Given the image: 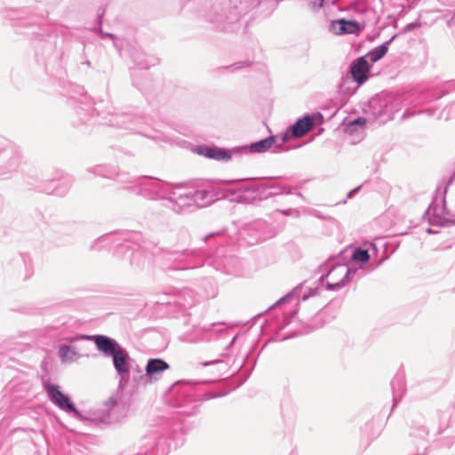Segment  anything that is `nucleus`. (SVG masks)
<instances>
[{
  "instance_id": "nucleus-1",
  "label": "nucleus",
  "mask_w": 455,
  "mask_h": 455,
  "mask_svg": "<svg viewBox=\"0 0 455 455\" xmlns=\"http://www.w3.org/2000/svg\"><path fill=\"white\" fill-rule=\"evenodd\" d=\"M80 124H106L124 129L132 133L149 137L147 133V117L138 111H117L103 101L94 103L87 95H82L75 107Z\"/></svg>"
},
{
  "instance_id": "nucleus-2",
  "label": "nucleus",
  "mask_w": 455,
  "mask_h": 455,
  "mask_svg": "<svg viewBox=\"0 0 455 455\" xmlns=\"http://www.w3.org/2000/svg\"><path fill=\"white\" fill-rule=\"evenodd\" d=\"M344 253L345 251H341L339 255L329 258L319 267V271L322 272V275L317 280V286L308 288L307 291H304V283H300L278 299L269 309L288 303H295L296 306H299L300 301H305L309 297L318 294L320 286H324L327 291H338L348 284L354 275L362 277L363 274L360 272L362 267L351 269L344 261Z\"/></svg>"
},
{
  "instance_id": "nucleus-3",
  "label": "nucleus",
  "mask_w": 455,
  "mask_h": 455,
  "mask_svg": "<svg viewBox=\"0 0 455 455\" xmlns=\"http://www.w3.org/2000/svg\"><path fill=\"white\" fill-rule=\"evenodd\" d=\"M117 248V253L123 249L132 251L130 253V266L134 270H141L147 263L146 251H152L157 244L144 238L139 231L121 230L100 236L90 246L91 250L105 246Z\"/></svg>"
},
{
  "instance_id": "nucleus-4",
  "label": "nucleus",
  "mask_w": 455,
  "mask_h": 455,
  "mask_svg": "<svg viewBox=\"0 0 455 455\" xmlns=\"http://www.w3.org/2000/svg\"><path fill=\"white\" fill-rule=\"evenodd\" d=\"M190 235L186 230L176 234V242L170 247H159L160 267L165 271L192 269L203 266L201 252L196 249L180 248L189 244Z\"/></svg>"
},
{
  "instance_id": "nucleus-5",
  "label": "nucleus",
  "mask_w": 455,
  "mask_h": 455,
  "mask_svg": "<svg viewBox=\"0 0 455 455\" xmlns=\"http://www.w3.org/2000/svg\"><path fill=\"white\" fill-rule=\"evenodd\" d=\"M65 339L70 343L84 339L93 341L98 351L102 353L106 357H111L116 377L118 379V387H124L127 384L128 374L133 367V364L131 363L132 359L128 351L115 339L101 334H78L66 338Z\"/></svg>"
},
{
  "instance_id": "nucleus-6",
  "label": "nucleus",
  "mask_w": 455,
  "mask_h": 455,
  "mask_svg": "<svg viewBox=\"0 0 455 455\" xmlns=\"http://www.w3.org/2000/svg\"><path fill=\"white\" fill-rule=\"evenodd\" d=\"M248 7L243 3L235 4L232 0H208L202 10L203 19L220 32H235L240 28L242 16Z\"/></svg>"
},
{
  "instance_id": "nucleus-7",
  "label": "nucleus",
  "mask_w": 455,
  "mask_h": 455,
  "mask_svg": "<svg viewBox=\"0 0 455 455\" xmlns=\"http://www.w3.org/2000/svg\"><path fill=\"white\" fill-rule=\"evenodd\" d=\"M307 6L315 13H322L326 19L336 17L339 12L353 11L358 14L375 16L372 9L368 8L365 4L354 2L347 6L339 5L338 0H305Z\"/></svg>"
},
{
  "instance_id": "nucleus-8",
  "label": "nucleus",
  "mask_w": 455,
  "mask_h": 455,
  "mask_svg": "<svg viewBox=\"0 0 455 455\" xmlns=\"http://www.w3.org/2000/svg\"><path fill=\"white\" fill-rule=\"evenodd\" d=\"M364 114L370 122H379L384 124L391 120L396 112V108L392 102V98L387 95H375L363 108Z\"/></svg>"
},
{
  "instance_id": "nucleus-9",
  "label": "nucleus",
  "mask_w": 455,
  "mask_h": 455,
  "mask_svg": "<svg viewBox=\"0 0 455 455\" xmlns=\"http://www.w3.org/2000/svg\"><path fill=\"white\" fill-rule=\"evenodd\" d=\"M169 186V183L156 178L140 176L137 177L133 194L150 201H165Z\"/></svg>"
},
{
  "instance_id": "nucleus-10",
  "label": "nucleus",
  "mask_w": 455,
  "mask_h": 455,
  "mask_svg": "<svg viewBox=\"0 0 455 455\" xmlns=\"http://www.w3.org/2000/svg\"><path fill=\"white\" fill-rule=\"evenodd\" d=\"M448 183L446 184L443 196L438 202L435 198L425 212L424 217L427 219L430 225L444 227L455 225V207L448 208L446 205L445 196L447 193Z\"/></svg>"
},
{
  "instance_id": "nucleus-11",
  "label": "nucleus",
  "mask_w": 455,
  "mask_h": 455,
  "mask_svg": "<svg viewBox=\"0 0 455 455\" xmlns=\"http://www.w3.org/2000/svg\"><path fill=\"white\" fill-rule=\"evenodd\" d=\"M43 388L47 394L48 399L60 410L68 414H73L76 419H83L82 413L76 409L70 398L60 391L58 385L44 381Z\"/></svg>"
},
{
  "instance_id": "nucleus-12",
  "label": "nucleus",
  "mask_w": 455,
  "mask_h": 455,
  "mask_svg": "<svg viewBox=\"0 0 455 455\" xmlns=\"http://www.w3.org/2000/svg\"><path fill=\"white\" fill-rule=\"evenodd\" d=\"M165 201L167 206L176 212L195 206L192 190H184L180 185L170 184Z\"/></svg>"
},
{
  "instance_id": "nucleus-13",
  "label": "nucleus",
  "mask_w": 455,
  "mask_h": 455,
  "mask_svg": "<svg viewBox=\"0 0 455 455\" xmlns=\"http://www.w3.org/2000/svg\"><path fill=\"white\" fill-rule=\"evenodd\" d=\"M331 20V24L329 26V30L335 35H352L358 34L360 31L365 28L370 19L358 20H347L345 19H337Z\"/></svg>"
},
{
  "instance_id": "nucleus-14",
  "label": "nucleus",
  "mask_w": 455,
  "mask_h": 455,
  "mask_svg": "<svg viewBox=\"0 0 455 455\" xmlns=\"http://www.w3.org/2000/svg\"><path fill=\"white\" fill-rule=\"evenodd\" d=\"M194 204L197 207H206L217 200L226 196L224 190L214 186H209L204 189L192 190Z\"/></svg>"
},
{
  "instance_id": "nucleus-15",
  "label": "nucleus",
  "mask_w": 455,
  "mask_h": 455,
  "mask_svg": "<svg viewBox=\"0 0 455 455\" xmlns=\"http://www.w3.org/2000/svg\"><path fill=\"white\" fill-rule=\"evenodd\" d=\"M249 196H251L253 201H260L267 199L272 196L267 187V184H260L251 188H240L238 189L237 195L235 197L231 198V200H235L237 202H245L248 200Z\"/></svg>"
},
{
  "instance_id": "nucleus-16",
  "label": "nucleus",
  "mask_w": 455,
  "mask_h": 455,
  "mask_svg": "<svg viewBox=\"0 0 455 455\" xmlns=\"http://www.w3.org/2000/svg\"><path fill=\"white\" fill-rule=\"evenodd\" d=\"M277 141V135H271L267 138L252 142L250 145H243L233 148V151L237 155H243L248 153L260 154L267 152L272 147L275 148V143Z\"/></svg>"
},
{
  "instance_id": "nucleus-17",
  "label": "nucleus",
  "mask_w": 455,
  "mask_h": 455,
  "mask_svg": "<svg viewBox=\"0 0 455 455\" xmlns=\"http://www.w3.org/2000/svg\"><path fill=\"white\" fill-rule=\"evenodd\" d=\"M370 71L371 65L366 56H361L351 62L346 74L353 77L358 84H363L369 79Z\"/></svg>"
},
{
  "instance_id": "nucleus-18",
  "label": "nucleus",
  "mask_w": 455,
  "mask_h": 455,
  "mask_svg": "<svg viewBox=\"0 0 455 455\" xmlns=\"http://www.w3.org/2000/svg\"><path fill=\"white\" fill-rule=\"evenodd\" d=\"M195 152L200 156H205L206 158L223 162H228L233 156L237 155V153L233 151V148L226 149L215 146L210 147L207 145L197 146L195 148Z\"/></svg>"
},
{
  "instance_id": "nucleus-19",
  "label": "nucleus",
  "mask_w": 455,
  "mask_h": 455,
  "mask_svg": "<svg viewBox=\"0 0 455 455\" xmlns=\"http://www.w3.org/2000/svg\"><path fill=\"white\" fill-rule=\"evenodd\" d=\"M148 384H150V380L147 377V373L143 372V370L140 365L134 364L128 374L127 384L124 387H118V389L125 390L129 387H132V389H138L142 387H144Z\"/></svg>"
},
{
  "instance_id": "nucleus-20",
  "label": "nucleus",
  "mask_w": 455,
  "mask_h": 455,
  "mask_svg": "<svg viewBox=\"0 0 455 455\" xmlns=\"http://www.w3.org/2000/svg\"><path fill=\"white\" fill-rule=\"evenodd\" d=\"M20 164V158L10 150L0 151V178L4 179L7 175L15 172Z\"/></svg>"
},
{
  "instance_id": "nucleus-21",
  "label": "nucleus",
  "mask_w": 455,
  "mask_h": 455,
  "mask_svg": "<svg viewBox=\"0 0 455 455\" xmlns=\"http://www.w3.org/2000/svg\"><path fill=\"white\" fill-rule=\"evenodd\" d=\"M165 442V438L159 436L156 433L147 435L143 438L146 449L141 453H144V455H164V445Z\"/></svg>"
},
{
  "instance_id": "nucleus-22",
  "label": "nucleus",
  "mask_w": 455,
  "mask_h": 455,
  "mask_svg": "<svg viewBox=\"0 0 455 455\" xmlns=\"http://www.w3.org/2000/svg\"><path fill=\"white\" fill-rule=\"evenodd\" d=\"M170 365L162 358H150L146 365L145 371L150 383L159 380L164 371L168 370Z\"/></svg>"
},
{
  "instance_id": "nucleus-23",
  "label": "nucleus",
  "mask_w": 455,
  "mask_h": 455,
  "mask_svg": "<svg viewBox=\"0 0 455 455\" xmlns=\"http://www.w3.org/2000/svg\"><path fill=\"white\" fill-rule=\"evenodd\" d=\"M71 188V180L68 177H62L59 180H49L44 187L43 191L46 194H52L57 196H64Z\"/></svg>"
},
{
  "instance_id": "nucleus-24",
  "label": "nucleus",
  "mask_w": 455,
  "mask_h": 455,
  "mask_svg": "<svg viewBox=\"0 0 455 455\" xmlns=\"http://www.w3.org/2000/svg\"><path fill=\"white\" fill-rule=\"evenodd\" d=\"M314 128V119L311 116L306 115L299 118L291 127L292 138H300Z\"/></svg>"
},
{
  "instance_id": "nucleus-25",
  "label": "nucleus",
  "mask_w": 455,
  "mask_h": 455,
  "mask_svg": "<svg viewBox=\"0 0 455 455\" xmlns=\"http://www.w3.org/2000/svg\"><path fill=\"white\" fill-rule=\"evenodd\" d=\"M131 58L135 66L141 69H148V68L157 64L158 60L155 57H147L146 54L140 50H133L131 52Z\"/></svg>"
},
{
  "instance_id": "nucleus-26",
  "label": "nucleus",
  "mask_w": 455,
  "mask_h": 455,
  "mask_svg": "<svg viewBox=\"0 0 455 455\" xmlns=\"http://www.w3.org/2000/svg\"><path fill=\"white\" fill-rule=\"evenodd\" d=\"M362 84H358L353 77L345 74L339 84V93L345 98L353 95Z\"/></svg>"
},
{
  "instance_id": "nucleus-27",
  "label": "nucleus",
  "mask_w": 455,
  "mask_h": 455,
  "mask_svg": "<svg viewBox=\"0 0 455 455\" xmlns=\"http://www.w3.org/2000/svg\"><path fill=\"white\" fill-rule=\"evenodd\" d=\"M180 386L181 387V389L180 391V395L185 396L186 401H184V404L182 403H179L178 407L185 408V403H187V401L188 402H195V400L191 398V395L194 391V387L190 385L183 384L182 382H177L175 384L176 387H179ZM196 410H197V405L195 404L192 406L191 410L183 409L181 411V413L187 414V415H192V414L196 413Z\"/></svg>"
},
{
  "instance_id": "nucleus-28",
  "label": "nucleus",
  "mask_w": 455,
  "mask_h": 455,
  "mask_svg": "<svg viewBox=\"0 0 455 455\" xmlns=\"http://www.w3.org/2000/svg\"><path fill=\"white\" fill-rule=\"evenodd\" d=\"M391 387L393 392V406H395L406 393V385L403 376H395L391 382Z\"/></svg>"
},
{
  "instance_id": "nucleus-29",
  "label": "nucleus",
  "mask_w": 455,
  "mask_h": 455,
  "mask_svg": "<svg viewBox=\"0 0 455 455\" xmlns=\"http://www.w3.org/2000/svg\"><path fill=\"white\" fill-rule=\"evenodd\" d=\"M397 36V34L394 35L389 40L386 41L384 44L373 48L370 52L366 53V60L369 59V60L371 63H375L381 60L387 52L388 46L395 40V38Z\"/></svg>"
},
{
  "instance_id": "nucleus-30",
  "label": "nucleus",
  "mask_w": 455,
  "mask_h": 455,
  "mask_svg": "<svg viewBox=\"0 0 455 455\" xmlns=\"http://www.w3.org/2000/svg\"><path fill=\"white\" fill-rule=\"evenodd\" d=\"M58 355L63 363H72L80 356L75 347L67 344L59 346Z\"/></svg>"
},
{
  "instance_id": "nucleus-31",
  "label": "nucleus",
  "mask_w": 455,
  "mask_h": 455,
  "mask_svg": "<svg viewBox=\"0 0 455 455\" xmlns=\"http://www.w3.org/2000/svg\"><path fill=\"white\" fill-rule=\"evenodd\" d=\"M87 172L92 173L95 176H100L106 179H114L116 174V168L110 165L99 164L93 167L88 168Z\"/></svg>"
},
{
  "instance_id": "nucleus-32",
  "label": "nucleus",
  "mask_w": 455,
  "mask_h": 455,
  "mask_svg": "<svg viewBox=\"0 0 455 455\" xmlns=\"http://www.w3.org/2000/svg\"><path fill=\"white\" fill-rule=\"evenodd\" d=\"M113 180H116L118 183L123 185V188L129 190L132 193L134 192L137 177L133 178L126 172H120L116 171Z\"/></svg>"
},
{
  "instance_id": "nucleus-33",
  "label": "nucleus",
  "mask_w": 455,
  "mask_h": 455,
  "mask_svg": "<svg viewBox=\"0 0 455 455\" xmlns=\"http://www.w3.org/2000/svg\"><path fill=\"white\" fill-rule=\"evenodd\" d=\"M350 258L353 261L363 265L370 260L371 256L367 249L357 247L353 251Z\"/></svg>"
},
{
  "instance_id": "nucleus-34",
  "label": "nucleus",
  "mask_w": 455,
  "mask_h": 455,
  "mask_svg": "<svg viewBox=\"0 0 455 455\" xmlns=\"http://www.w3.org/2000/svg\"><path fill=\"white\" fill-rule=\"evenodd\" d=\"M182 307H190L195 303L194 296L189 290H184L180 292L179 300L176 301Z\"/></svg>"
},
{
  "instance_id": "nucleus-35",
  "label": "nucleus",
  "mask_w": 455,
  "mask_h": 455,
  "mask_svg": "<svg viewBox=\"0 0 455 455\" xmlns=\"http://www.w3.org/2000/svg\"><path fill=\"white\" fill-rule=\"evenodd\" d=\"M267 187L269 188V191L271 192L272 196H277V195H282V194H287V195L293 194L294 193L293 190H295V188H293L291 187L281 186V185H276V184H267Z\"/></svg>"
},
{
  "instance_id": "nucleus-36",
  "label": "nucleus",
  "mask_w": 455,
  "mask_h": 455,
  "mask_svg": "<svg viewBox=\"0 0 455 455\" xmlns=\"http://www.w3.org/2000/svg\"><path fill=\"white\" fill-rule=\"evenodd\" d=\"M234 261H235V259H234L232 257L225 258L223 260H221V262H219V261L215 262V268L217 270L223 271L227 274H231L232 269L230 267V264L233 263Z\"/></svg>"
},
{
  "instance_id": "nucleus-37",
  "label": "nucleus",
  "mask_w": 455,
  "mask_h": 455,
  "mask_svg": "<svg viewBox=\"0 0 455 455\" xmlns=\"http://www.w3.org/2000/svg\"><path fill=\"white\" fill-rule=\"evenodd\" d=\"M292 136L291 135V129L286 132L277 136V141L275 143L274 152H280L283 149V144L288 141Z\"/></svg>"
},
{
  "instance_id": "nucleus-38",
  "label": "nucleus",
  "mask_w": 455,
  "mask_h": 455,
  "mask_svg": "<svg viewBox=\"0 0 455 455\" xmlns=\"http://www.w3.org/2000/svg\"><path fill=\"white\" fill-rule=\"evenodd\" d=\"M23 261L26 267V278H28L34 273L32 259L29 256H23Z\"/></svg>"
},
{
  "instance_id": "nucleus-39",
  "label": "nucleus",
  "mask_w": 455,
  "mask_h": 455,
  "mask_svg": "<svg viewBox=\"0 0 455 455\" xmlns=\"http://www.w3.org/2000/svg\"><path fill=\"white\" fill-rule=\"evenodd\" d=\"M451 92H455V81H451L443 85V87L442 88V93L440 97Z\"/></svg>"
},
{
  "instance_id": "nucleus-40",
  "label": "nucleus",
  "mask_w": 455,
  "mask_h": 455,
  "mask_svg": "<svg viewBox=\"0 0 455 455\" xmlns=\"http://www.w3.org/2000/svg\"><path fill=\"white\" fill-rule=\"evenodd\" d=\"M323 312H317L314 315V318H313L314 323H311L308 324L312 329H316L323 325V323H320V321L322 320V317H323Z\"/></svg>"
},
{
  "instance_id": "nucleus-41",
  "label": "nucleus",
  "mask_w": 455,
  "mask_h": 455,
  "mask_svg": "<svg viewBox=\"0 0 455 455\" xmlns=\"http://www.w3.org/2000/svg\"><path fill=\"white\" fill-rule=\"evenodd\" d=\"M455 443V436L446 435L443 437L441 445L443 447H451Z\"/></svg>"
},
{
  "instance_id": "nucleus-42",
  "label": "nucleus",
  "mask_w": 455,
  "mask_h": 455,
  "mask_svg": "<svg viewBox=\"0 0 455 455\" xmlns=\"http://www.w3.org/2000/svg\"><path fill=\"white\" fill-rule=\"evenodd\" d=\"M419 27H420V23H418V22L409 23L403 28V33L411 32Z\"/></svg>"
},
{
  "instance_id": "nucleus-43",
  "label": "nucleus",
  "mask_w": 455,
  "mask_h": 455,
  "mask_svg": "<svg viewBox=\"0 0 455 455\" xmlns=\"http://www.w3.org/2000/svg\"><path fill=\"white\" fill-rule=\"evenodd\" d=\"M29 27L33 29L31 32H26V34H32L36 36H44V33L41 32V28L36 24H29Z\"/></svg>"
},
{
  "instance_id": "nucleus-44",
  "label": "nucleus",
  "mask_w": 455,
  "mask_h": 455,
  "mask_svg": "<svg viewBox=\"0 0 455 455\" xmlns=\"http://www.w3.org/2000/svg\"><path fill=\"white\" fill-rule=\"evenodd\" d=\"M132 83L133 85L136 86L139 90L143 91L145 90L144 84L137 79L136 75L132 74Z\"/></svg>"
},
{
  "instance_id": "nucleus-45",
  "label": "nucleus",
  "mask_w": 455,
  "mask_h": 455,
  "mask_svg": "<svg viewBox=\"0 0 455 455\" xmlns=\"http://www.w3.org/2000/svg\"><path fill=\"white\" fill-rule=\"evenodd\" d=\"M250 65V62L248 61H239L230 66V68H234L235 69L242 68L244 67H248Z\"/></svg>"
},
{
  "instance_id": "nucleus-46",
  "label": "nucleus",
  "mask_w": 455,
  "mask_h": 455,
  "mask_svg": "<svg viewBox=\"0 0 455 455\" xmlns=\"http://www.w3.org/2000/svg\"><path fill=\"white\" fill-rule=\"evenodd\" d=\"M385 260V258L381 259L377 264L373 265L372 263H370L368 266V273L375 270L377 267H379L382 262Z\"/></svg>"
},
{
  "instance_id": "nucleus-47",
  "label": "nucleus",
  "mask_w": 455,
  "mask_h": 455,
  "mask_svg": "<svg viewBox=\"0 0 455 455\" xmlns=\"http://www.w3.org/2000/svg\"><path fill=\"white\" fill-rule=\"evenodd\" d=\"M223 235V232H216V233H210L209 235H205L203 240L204 242L208 241L211 238L216 237V236H221Z\"/></svg>"
},
{
  "instance_id": "nucleus-48",
  "label": "nucleus",
  "mask_w": 455,
  "mask_h": 455,
  "mask_svg": "<svg viewBox=\"0 0 455 455\" xmlns=\"http://www.w3.org/2000/svg\"><path fill=\"white\" fill-rule=\"evenodd\" d=\"M102 38L108 37L113 40L114 45L116 48H118L117 43L116 41V36L113 34L110 33H102L101 35Z\"/></svg>"
},
{
  "instance_id": "nucleus-49",
  "label": "nucleus",
  "mask_w": 455,
  "mask_h": 455,
  "mask_svg": "<svg viewBox=\"0 0 455 455\" xmlns=\"http://www.w3.org/2000/svg\"><path fill=\"white\" fill-rule=\"evenodd\" d=\"M297 313H298L297 309H293L290 312L284 313V317H287L289 315V319L287 320L286 324L291 322V318L294 317Z\"/></svg>"
},
{
  "instance_id": "nucleus-50",
  "label": "nucleus",
  "mask_w": 455,
  "mask_h": 455,
  "mask_svg": "<svg viewBox=\"0 0 455 455\" xmlns=\"http://www.w3.org/2000/svg\"><path fill=\"white\" fill-rule=\"evenodd\" d=\"M360 189H361V186H358V187L355 188L354 189L350 190L347 195V198H348V199L352 198Z\"/></svg>"
},
{
  "instance_id": "nucleus-51",
  "label": "nucleus",
  "mask_w": 455,
  "mask_h": 455,
  "mask_svg": "<svg viewBox=\"0 0 455 455\" xmlns=\"http://www.w3.org/2000/svg\"><path fill=\"white\" fill-rule=\"evenodd\" d=\"M366 123V118H363V117H358L357 119H355L351 124L354 125V124H358V125H364Z\"/></svg>"
},
{
  "instance_id": "nucleus-52",
  "label": "nucleus",
  "mask_w": 455,
  "mask_h": 455,
  "mask_svg": "<svg viewBox=\"0 0 455 455\" xmlns=\"http://www.w3.org/2000/svg\"><path fill=\"white\" fill-rule=\"evenodd\" d=\"M219 362H220V360H212V361L202 363L201 364L204 365V366H210V365L216 364Z\"/></svg>"
},
{
  "instance_id": "nucleus-53",
  "label": "nucleus",
  "mask_w": 455,
  "mask_h": 455,
  "mask_svg": "<svg viewBox=\"0 0 455 455\" xmlns=\"http://www.w3.org/2000/svg\"><path fill=\"white\" fill-rule=\"evenodd\" d=\"M449 27L455 25V14L447 21Z\"/></svg>"
},
{
  "instance_id": "nucleus-54",
  "label": "nucleus",
  "mask_w": 455,
  "mask_h": 455,
  "mask_svg": "<svg viewBox=\"0 0 455 455\" xmlns=\"http://www.w3.org/2000/svg\"><path fill=\"white\" fill-rule=\"evenodd\" d=\"M261 4L259 0H253V2L251 4V7L259 6Z\"/></svg>"
},
{
  "instance_id": "nucleus-55",
  "label": "nucleus",
  "mask_w": 455,
  "mask_h": 455,
  "mask_svg": "<svg viewBox=\"0 0 455 455\" xmlns=\"http://www.w3.org/2000/svg\"><path fill=\"white\" fill-rule=\"evenodd\" d=\"M454 180H455V171H454L453 175L450 177V179L448 180V185L452 184Z\"/></svg>"
},
{
  "instance_id": "nucleus-56",
  "label": "nucleus",
  "mask_w": 455,
  "mask_h": 455,
  "mask_svg": "<svg viewBox=\"0 0 455 455\" xmlns=\"http://www.w3.org/2000/svg\"><path fill=\"white\" fill-rule=\"evenodd\" d=\"M16 13H17L16 11H12L11 13L9 14L10 18L11 19H15L16 18Z\"/></svg>"
},
{
  "instance_id": "nucleus-57",
  "label": "nucleus",
  "mask_w": 455,
  "mask_h": 455,
  "mask_svg": "<svg viewBox=\"0 0 455 455\" xmlns=\"http://www.w3.org/2000/svg\"><path fill=\"white\" fill-rule=\"evenodd\" d=\"M424 112L427 113L428 116H432V115H434L435 110H433V109H427Z\"/></svg>"
},
{
  "instance_id": "nucleus-58",
  "label": "nucleus",
  "mask_w": 455,
  "mask_h": 455,
  "mask_svg": "<svg viewBox=\"0 0 455 455\" xmlns=\"http://www.w3.org/2000/svg\"><path fill=\"white\" fill-rule=\"evenodd\" d=\"M235 339H236V337H234V338L232 339V340L230 341V343L228 345V347H229L230 346H232V345L234 344V342H235Z\"/></svg>"
},
{
  "instance_id": "nucleus-59",
  "label": "nucleus",
  "mask_w": 455,
  "mask_h": 455,
  "mask_svg": "<svg viewBox=\"0 0 455 455\" xmlns=\"http://www.w3.org/2000/svg\"><path fill=\"white\" fill-rule=\"evenodd\" d=\"M290 212H291V210L283 211V213L285 214V215H288Z\"/></svg>"
},
{
  "instance_id": "nucleus-60",
  "label": "nucleus",
  "mask_w": 455,
  "mask_h": 455,
  "mask_svg": "<svg viewBox=\"0 0 455 455\" xmlns=\"http://www.w3.org/2000/svg\"><path fill=\"white\" fill-rule=\"evenodd\" d=\"M444 431H445V429H439V430H438V434H439V435H441V434H443Z\"/></svg>"
},
{
  "instance_id": "nucleus-61",
  "label": "nucleus",
  "mask_w": 455,
  "mask_h": 455,
  "mask_svg": "<svg viewBox=\"0 0 455 455\" xmlns=\"http://www.w3.org/2000/svg\"><path fill=\"white\" fill-rule=\"evenodd\" d=\"M219 395H211V396H208L206 399H210V398H216L218 397Z\"/></svg>"
},
{
  "instance_id": "nucleus-62",
  "label": "nucleus",
  "mask_w": 455,
  "mask_h": 455,
  "mask_svg": "<svg viewBox=\"0 0 455 455\" xmlns=\"http://www.w3.org/2000/svg\"><path fill=\"white\" fill-rule=\"evenodd\" d=\"M427 233H429V234L434 233L430 228H427Z\"/></svg>"
},
{
  "instance_id": "nucleus-63",
  "label": "nucleus",
  "mask_w": 455,
  "mask_h": 455,
  "mask_svg": "<svg viewBox=\"0 0 455 455\" xmlns=\"http://www.w3.org/2000/svg\"><path fill=\"white\" fill-rule=\"evenodd\" d=\"M85 64H86L87 66H90V65H91V63H90V61H89V60L85 61Z\"/></svg>"
},
{
  "instance_id": "nucleus-64",
  "label": "nucleus",
  "mask_w": 455,
  "mask_h": 455,
  "mask_svg": "<svg viewBox=\"0 0 455 455\" xmlns=\"http://www.w3.org/2000/svg\"><path fill=\"white\" fill-rule=\"evenodd\" d=\"M22 25L27 28V23L23 22Z\"/></svg>"
}]
</instances>
